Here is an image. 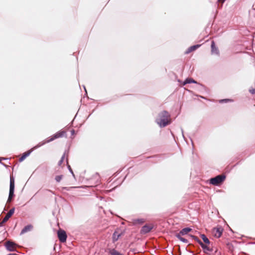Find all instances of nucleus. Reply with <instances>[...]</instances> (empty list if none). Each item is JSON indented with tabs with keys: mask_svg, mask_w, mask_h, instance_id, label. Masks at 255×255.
Returning <instances> with one entry per match:
<instances>
[{
	"mask_svg": "<svg viewBox=\"0 0 255 255\" xmlns=\"http://www.w3.org/2000/svg\"><path fill=\"white\" fill-rule=\"evenodd\" d=\"M201 237L205 243L207 244H210V241L209 239L206 237V236L205 235L202 234Z\"/></svg>",
	"mask_w": 255,
	"mask_h": 255,
	"instance_id": "19",
	"label": "nucleus"
},
{
	"mask_svg": "<svg viewBox=\"0 0 255 255\" xmlns=\"http://www.w3.org/2000/svg\"><path fill=\"white\" fill-rule=\"evenodd\" d=\"M222 229L221 228H214L213 230L214 236L217 238H220L222 234Z\"/></svg>",
	"mask_w": 255,
	"mask_h": 255,
	"instance_id": "11",
	"label": "nucleus"
},
{
	"mask_svg": "<svg viewBox=\"0 0 255 255\" xmlns=\"http://www.w3.org/2000/svg\"><path fill=\"white\" fill-rule=\"evenodd\" d=\"M43 144H44V143H42V144L39 143V144H37L36 146H34L31 149H30V150H29L24 152V153H23L22 155L19 159V161L20 162H21L23 160H24L26 157H27L28 156H29L30 155V153L32 152L33 149H35V148H37L38 147H40V146H41L42 145H43Z\"/></svg>",
	"mask_w": 255,
	"mask_h": 255,
	"instance_id": "6",
	"label": "nucleus"
},
{
	"mask_svg": "<svg viewBox=\"0 0 255 255\" xmlns=\"http://www.w3.org/2000/svg\"><path fill=\"white\" fill-rule=\"evenodd\" d=\"M14 212V208H12L6 214V216L3 219L1 223H0V225H2L3 223L7 222L8 219L11 217V216L13 214Z\"/></svg>",
	"mask_w": 255,
	"mask_h": 255,
	"instance_id": "9",
	"label": "nucleus"
},
{
	"mask_svg": "<svg viewBox=\"0 0 255 255\" xmlns=\"http://www.w3.org/2000/svg\"><path fill=\"white\" fill-rule=\"evenodd\" d=\"M14 179L13 176H10V187L9 196L10 198H13L14 196Z\"/></svg>",
	"mask_w": 255,
	"mask_h": 255,
	"instance_id": "5",
	"label": "nucleus"
},
{
	"mask_svg": "<svg viewBox=\"0 0 255 255\" xmlns=\"http://www.w3.org/2000/svg\"><path fill=\"white\" fill-rule=\"evenodd\" d=\"M191 237L194 240H195L196 242H197L199 244H200V243H202L200 240H199L198 239V238L196 236H193V235H191Z\"/></svg>",
	"mask_w": 255,
	"mask_h": 255,
	"instance_id": "23",
	"label": "nucleus"
},
{
	"mask_svg": "<svg viewBox=\"0 0 255 255\" xmlns=\"http://www.w3.org/2000/svg\"><path fill=\"white\" fill-rule=\"evenodd\" d=\"M16 244L12 242L8 241L5 243V247L9 251H14L16 249Z\"/></svg>",
	"mask_w": 255,
	"mask_h": 255,
	"instance_id": "7",
	"label": "nucleus"
},
{
	"mask_svg": "<svg viewBox=\"0 0 255 255\" xmlns=\"http://www.w3.org/2000/svg\"><path fill=\"white\" fill-rule=\"evenodd\" d=\"M153 226L152 224L145 225L142 227L140 233L145 234L149 233L153 229Z\"/></svg>",
	"mask_w": 255,
	"mask_h": 255,
	"instance_id": "8",
	"label": "nucleus"
},
{
	"mask_svg": "<svg viewBox=\"0 0 255 255\" xmlns=\"http://www.w3.org/2000/svg\"><path fill=\"white\" fill-rule=\"evenodd\" d=\"M199 46H200V45H193V46H190L186 51L185 53V54H189L191 52H192V51L195 50L196 49H197L198 47H199Z\"/></svg>",
	"mask_w": 255,
	"mask_h": 255,
	"instance_id": "13",
	"label": "nucleus"
},
{
	"mask_svg": "<svg viewBox=\"0 0 255 255\" xmlns=\"http://www.w3.org/2000/svg\"><path fill=\"white\" fill-rule=\"evenodd\" d=\"M8 255H18L15 254H10Z\"/></svg>",
	"mask_w": 255,
	"mask_h": 255,
	"instance_id": "28",
	"label": "nucleus"
},
{
	"mask_svg": "<svg viewBox=\"0 0 255 255\" xmlns=\"http://www.w3.org/2000/svg\"><path fill=\"white\" fill-rule=\"evenodd\" d=\"M250 92L252 93V94H255V89H252L250 90Z\"/></svg>",
	"mask_w": 255,
	"mask_h": 255,
	"instance_id": "25",
	"label": "nucleus"
},
{
	"mask_svg": "<svg viewBox=\"0 0 255 255\" xmlns=\"http://www.w3.org/2000/svg\"><path fill=\"white\" fill-rule=\"evenodd\" d=\"M123 235L122 233H120L119 230H116L112 237L113 242L115 243L117 241L119 238Z\"/></svg>",
	"mask_w": 255,
	"mask_h": 255,
	"instance_id": "10",
	"label": "nucleus"
},
{
	"mask_svg": "<svg viewBox=\"0 0 255 255\" xmlns=\"http://www.w3.org/2000/svg\"><path fill=\"white\" fill-rule=\"evenodd\" d=\"M63 177V175H60L55 176V179L57 182H59Z\"/></svg>",
	"mask_w": 255,
	"mask_h": 255,
	"instance_id": "21",
	"label": "nucleus"
},
{
	"mask_svg": "<svg viewBox=\"0 0 255 255\" xmlns=\"http://www.w3.org/2000/svg\"><path fill=\"white\" fill-rule=\"evenodd\" d=\"M12 198H10L9 197H8V200H7V202H11Z\"/></svg>",
	"mask_w": 255,
	"mask_h": 255,
	"instance_id": "27",
	"label": "nucleus"
},
{
	"mask_svg": "<svg viewBox=\"0 0 255 255\" xmlns=\"http://www.w3.org/2000/svg\"><path fill=\"white\" fill-rule=\"evenodd\" d=\"M65 154H64L62 155V157H61V159H60V160L59 161V162H58V165H59V166H61V165H62V164L63 163V161H64V159H65Z\"/></svg>",
	"mask_w": 255,
	"mask_h": 255,
	"instance_id": "22",
	"label": "nucleus"
},
{
	"mask_svg": "<svg viewBox=\"0 0 255 255\" xmlns=\"http://www.w3.org/2000/svg\"><path fill=\"white\" fill-rule=\"evenodd\" d=\"M225 0H218V2L219 3V4H221V5L220 6V7L222 6V4ZM218 6H219V4H218Z\"/></svg>",
	"mask_w": 255,
	"mask_h": 255,
	"instance_id": "24",
	"label": "nucleus"
},
{
	"mask_svg": "<svg viewBox=\"0 0 255 255\" xmlns=\"http://www.w3.org/2000/svg\"><path fill=\"white\" fill-rule=\"evenodd\" d=\"M192 231V229L190 228H185L181 230L178 234H180L181 235H185L187 234L189 232Z\"/></svg>",
	"mask_w": 255,
	"mask_h": 255,
	"instance_id": "14",
	"label": "nucleus"
},
{
	"mask_svg": "<svg viewBox=\"0 0 255 255\" xmlns=\"http://www.w3.org/2000/svg\"><path fill=\"white\" fill-rule=\"evenodd\" d=\"M156 122L160 127H165L170 123V115L166 111H163L159 114L156 119Z\"/></svg>",
	"mask_w": 255,
	"mask_h": 255,
	"instance_id": "1",
	"label": "nucleus"
},
{
	"mask_svg": "<svg viewBox=\"0 0 255 255\" xmlns=\"http://www.w3.org/2000/svg\"><path fill=\"white\" fill-rule=\"evenodd\" d=\"M33 228V226L31 225H29L26 226H25L21 231V234H23L25 233L26 232L30 231L32 228Z\"/></svg>",
	"mask_w": 255,
	"mask_h": 255,
	"instance_id": "15",
	"label": "nucleus"
},
{
	"mask_svg": "<svg viewBox=\"0 0 255 255\" xmlns=\"http://www.w3.org/2000/svg\"><path fill=\"white\" fill-rule=\"evenodd\" d=\"M200 245L201 247L205 250L204 252L207 253V251H211V250L206 245H204L203 243H200Z\"/></svg>",
	"mask_w": 255,
	"mask_h": 255,
	"instance_id": "17",
	"label": "nucleus"
},
{
	"mask_svg": "<svg viewBox=\"0 0 255 255\" xmlns=\"http://www.w3.org/2000/svg\"><path fill=\"white\" fill-rule=\"evenodd\" d=\"M196 83L197 82L192 78H187L183 82V85L188 83Z\"/></svg>",
	"mask_w": 255,
	"mask_h": 255,
	"instance_id": "16",
	"label": "nucleus"
},
{
	"mask_svg": "<svg viewBox=\"0 0 255 255\" xmlns=\"http://www.w3.org/2000/svg\"><path fill=\"white\" fill-rule=\"evenodd\" d=\"M225 179L226 176L224 174H220L214 178H211L210 183L215 186H218L221 184Z\"/></svg>",
	"mask_w": 255,
	"mask_h": 255,
	"instance_id": "2",
	"label": "nucleus"
},
{
	"mask_svg": "<svg viewBox=\"0 0 255 255\" xmlns=\"http://www.w3.org/2000/svg\"><path fill=\"white\" fill-rule=\"evenodd\" d=\"M211 48L212 52H217L218 49L215 46V43L214 41H212Z\"/></svg>",
	"mask_w": 255,
	"mask_h": 255,
	"instance_id": "20",
	"label": "nucleus"
},
{
	"mask_svg": "<svg viewBox=\"0 0 255 255\" xmlns=\"http://www.w3.org/2000/svg\"><path fill=\"white\" fill-rule=\"evenodd\" d=\"M57 236L60 242L65 243L66 241L67 236L65 231L59 229L57 232Z\"/></svg>",
	"mask_w": 255,
	"mask_h": 255,
	"instance_id": "4",
	"label": "nucleus"
},
{
	"mask_svg": "<svg viewBox=\"0 0 255 255\" xmlns=\"http://www.w3.org/2000/svg\"><path fill=\"white\" fill-rule=\"evenodd\" d=\"M230 101V100L229 99H224V100H221L220 101V103H222L223 102H227V101Z\"/></svg>",
	"mask_w": 255,
	"mask_h": 255,
	"instance_id": "26",
	"label": "nucleus"
},
{
	"mask_svg": "<svg viewBox=\"0 0 255 255\" xmlns=\"http://www.w3.org/2000/svg\"><path fill=\"white\" fill-rule=\"evenodd\" d=\"M66 135V132L65 131H59L57 132H56L55 134L50 137L45 142L43 143L47 142H49L50 141H52L54 140L55 139L62 137Z\"/></svg>",
	"mask_w": 255,
	"mask_h": 255,
	"instance_id": "3",
	"label": "nucleus"
},
{
	"mask_svg": "<svg viewBox=\"0 0 255 255\" xmlns=\"http://www.w3.org/2000/svg\"><path fill=\"white\" fill-rule=\"evenodd\" d=\"M181 236L182 235H181L180 234H177L176 235V237L181 241L185 243H187L188 242V240L184 238H182Z\"/></svg>",
	"mask_w": 255,
	"mask_h": 255,
	"instance_id": "18",
	"label": "nucleus"
},
{
	"mask_svg": "<svg viewBox=\"0 0 255 255\" xmlns=\"http://www.w3.org/2000/svg\"><path fill=\"white\" fill-rule=\"evenodd\" d=\"M145 220L144 219H133L132 220V223L133 225H140L144 223Z\"/></svg>",
	"mask_w": 255,
	"mask_h": 255,
	"instance_id": "12",
	"label": "nucleus"
}]
</instances>
